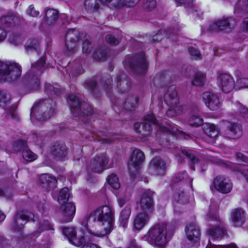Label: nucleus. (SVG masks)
Returning a JSON list of instances; mask_svg holds the SVG:
<instances>
[{"label":"nucleus","mask_w":248,"mask_h":248,"mask_svg":"<svg viewBox=\"0 0 248 248\" xmlns=\"http://www.w3.org/2000/svg\"><path fill=\"white\" fill-rule=\"evenodd\" d=\"M236 6L242 11L248 13V0H239Z\"/></svg>","instance_id":"obj_50"},{"label":"nucleus","mask_w":248,"mask_h":248,"mask_svg":"<svg viewBox=\"0 0 248 248\" xmlns=\"http://www.w3.org/2000/svg\"><path fill=\"white\" fill-rule=\"evenodd\" d=\"M58 18V12L55 9H48L45 13V19L49 25L54 24Z\"/></svg>","instance_id":"obj_37"},{"label":"nucleus","mask_w":248,"mask_h":248,"mask_svg":"<svg viewBox=\"0 0 248 248\" xmlns=\"http://www.w3.org/2000/svg\"><path fill=\"white\" fill-rule=\"evenodd\" d=\"M14 146L15 149L16 150H25L24 148L27 146V143L25 141L19 140L16 142Z\"/></svg>","instance_id":"obj_57"},{"label":"nucleus","mask_w":248,"mask_h":248,"mask_svg":"<svg viewBox=\"0 0 248 248\" xmlns=\"http://www.w3.org/2000/svg\"><path fill=\"white\" fill-rule=\"evenodd\" d=\"M84 5L88 12H94L100 8L101 2L100 0H86Z\"/></svg>","instance_id":"obj_36"},{"label":"nucleus","mask_w":248,"mask_h":248,"mask_svg":"<svg viewBox=\"0 0 248 248\" xmlns=\"http://www.w3.org/2000/svg\"><path fill=\"white\" fill-rule=\"evenodd\" d=\"M215 188L219 192L227 194L232 189V184L231 180L224 176H217L213 182Z\"/></svg>","instance_id":"obj_18"},{"label":"nucleus","mask_w":248,"mask_h":248,"mask_svg":"<svg viewBox=\"0 0 248 248\" xmlns=\"http://www.w3.org/2000/svg\"><path fill=\"white\" fill-rule=\"evenodd\" d=\"M93 57L94 59L99 60L100 61H104L105 60L107 57V53L106 50L101 51L97 50L93 53Z\"/></svg>","instance_id":"obj_51"},{"label":"nucleus","mask_w":248,"mask_h":248,"mask_svg":"<svg viewBox=\"0 0 248 248\" xmlns=\"http://www.w3.org/2000/svg\"><path fill=\"white\" fill-rule=\"evenodd\" d=\"M206 220L208 221H216L219 223L218 224L210 226L207 230V232L212 239L221 238L226 234V230L216 213H209L206 216Z\"/></svg>","instance_id":"obj_9"},{"label":"nucleus","mask_w":248,"mask_h":248,"mask_svg":"<svg viewBox=\"0 0 248 248\" xmlns=\"http://www.w3.org/2000/svg\"><path fill=\"white\" fill-rule=\"evenodd\" d=\"M242 29L244 31L248 33V16L243 19Z\"/></svg>","instance_id":"obj_63"},{"label":"nucleus","mask_w":248,"mask_h":248,"mask_svg":"<svg viewBox=\"0 0 248 248\" xmlns=\"http://www.w3.org/2000/svg\"><path fill=\"white\" fill-rule=\"evenodd\" d=\"M106 41L112 45H117L120 43V41L119 39L116 38L115 36L111 34H108L106 37Z\"/></svg>","instance_id":"obj_54"},{"label":"nucleus","mask_w":248,"mask_h":248,"mask_svg":"<svg viewBox=\"0 0 248 248\" xmlns=\"http://www.w3.org/2000/svg\"><path fill=\"white\" fill-rule=\"evenodd\" d=\"M151 215L145 213H138L134 217L133 227L134 230L138 231L142 230L148 223Z\"/></svg>","instance_id":"obj_25"},{"label":"nucleus","mask_w":248,"mask_h":248,"mask_svg":"<svg viewBox=\"0 0 248 248\" xmlns=\"http://www.w3.org/2000/svg\"><path fill=\"white\" fill-rule=\"evenodd\" d=\"M167 169L165 161L160 157H155L150 161L149 170L151 173L156 176H164Z\"/></svg>","instance_id":"obj_16"},{"label":"nucleus","mask_w":248,"mask_h":248,"mask_svg":"<svg viewBox=\"0 0 248 248\" xmlns=\"http://www.w3.org/2000/svg\"><path fill=\"white\" fill-rule=\"evenodd\" d=\"M237 107L238 112L244 117L248 118V108L239 103H237Z\"/></svg>","instance_id":"obj_55"},{"label":"nucleus","mask_w":248,"mask_h":248,"mask_svg":"<svg viewBox=\"0 0 248 248\" xmlns=\"http://www.w3.org/2000/svg\"><path fill=\"white\" fill-rule=\"evenodd\" d=\"M84 33H79L76 30H69L65 36V46L69 52H74L77 49V42L83 36Z\"/></svg>","instance_id":"obj_15"},{"label":"nucleus","mask_w":248,"mask_h":248,"mask_svg":"<svg viewBox=\"0 0 248 248\" xmlns=\"http://www.w3.org/2000/svg\"><path fill=\"white\" fill-rule=\"evenodd\" d=\"M174 227L166 223H159L152 227L145 235L147 241L153 245L164 247L170 239L169 234Z\"/></svg>","instance_id":"obj_3"},{"label":"nucleus","mask_w":248,"mask_h":248,"mask_svg":"<svg viewBox=\"0 0 248 248\" xmlns=\"http://www.w3.org/2000/svg\"><path fill=\"white\" fill-rule=\"evenodd\" d=\"M26 11L29 15L33 17H36L39 14V12L34 9V6L32 5H30Z\"/></svg>","instance_id":"obj_60"},{"label":"nucleus","mask_w":248,"mask_h":248,"mask_svg":"<svg viewBox=\"0 0 248 248\" xmlns=\"http://www.w3.org/2000/svg\"><path fill=\"white\" fill-rule=\"evenodd\" d=\"M205 79V75L201 73H197L195 74L191 82L194 86H201L203 84Z\"/></svg>","instance_id":"obj_45"},{"label":"nucleus","mask_w":248,"mask_h":248,"mask_svg":"<svg viewBox=\"0 0 248 248\" xmlns=\"http://www.w3.org/2000/svg\"><path fill=\"white\" fill-rule=\"evenodd\" d=\"M39 230V231L34 232L33 234L34 236H38L41 232L44 230H53V226L48 221L45 220L40 224Z\"/></svg>","instance_id":"obj_46"},{"label":"nucleus","mask_w":248,"mask_h":248,"mask_svg":"<svg viewBox=\"0 0 248 248\" xmlns=\"http://www.w3.org/2000/svg\"><path fill=\"white\" fill-rule=\"evenodd\" d=\"M51 151L55 157L59 159L64 158L67 155V148L62 143H55L51 147Z\"/></svg>","instance_id":"obj_28"},{"label":"nucleus","mask_w":248,"mask_h":248,"mask_svg":"<svg viewBox=\"0 0 248 248\" xmlns=\"http://www.w3.org/2000/svg\"><path fill=\"white\" fill-rule=\"evenodd\" d=\"M237 107L238 112L244 117L248 118V108L239 103H237Z\"/></svg>","instance_id":"obj_56"},{"label":"nucleus","mask_w":248,"mask_h":248,"mask_svg":"<svg viewBox=\"0 0 248 248\" xmlns=\"http://www.w3.org/2000/svg\"><path fill=\"white\" fill-rule=\"evenodd\" d=\"M45 69V60L40 59L37 62L32 64L31 70L24 77V82L31 90H37L40 86L39 76Z\"/></svg>","instance_id":"obj_5"},{"label":"nucleus","mask_w":248,"mask_h":248,"mask_svg":"<svg viewBox=\"0 0 248 248\" xmlns=\"http://www.w3.org/2000/svg\"><path fill=\"white\" fill-rule=\"evenodd\" d=\"M236 159L238 161L244 163H248V157L241 153H237L236 154Z\"/></svg>","instance_id":"obj_62"},{"label":"nucleus","mask_w":248,"mask_h":248,"mask_svg":"<svg viewBox=\"0 0 248 248\" xmlns=\"http://www.w3.org/2000/svg\"><path fill=\"white\" fill-rule=\"evenodd\" d=\"M156 6V0H143L142 8L145 12H150Z\"/></svg>","instance_id":"obj_44"},{"label":"nucleus","mask_w":248,"mask_h":248,"mask_svg":"<svg viewBox=\"0 0 248 248\" xmlns=\"http://www.w3.org/2000/svg\"><path fill=\"white\" fill-rule=\"evenodd\" d=\"M217 81L220 89L226 93L232 91L235 85L232 77L227 74H220L217 78Z\"/></svg>","instance_id":"obj_20"},{"label":"nucleus","mask_w":248,"mask_h":248,"mask_svg":"<svg viewBox=\"0 0 248 248\" xmlns=\"http://www.w3.org/2000/svg\"><path fill=\"white\" fill-rule=\"evenodd\" d=\"M164 101L169 107L166 112L168 116L174 117L182 112V108L179 104V99L175 86L171 85L168 88L164 94Z\"/></svg>","instance_id":"obj_6"},{"label":"nucleus","mask_w":248,"mask_h":248,"mask_svg":"<svg viewBox=\"0 0 248 248\" xmlns=\"http://www.w3.org/2000/svg\"><path fill=\"white\" fill-rule=\"evenodd\" d=\"M236 25L235 20L232 17H223L210 22L208 30L211 32H219L233 29Z\"/></svg>","instance_id":"obj_10"},{"label":"nucleus","mask_w":248,"mask_h":248,"mask_svg":"<svg viewBox=\"0 0 248 248\" xmlns=\"http://www.w3.org/2000/svg\"><path fill=\"white\" fill-rule=\"evenodd\" d=\"M109 158L105 153L95 155L90 162L87 170L94 173H100L107 168Z\"/></svg>","instance_id":"obj_11"},{"label":"nucleus","mask_w":248,"mask_h":248,"mask_svg":"<svg viewBox=\"0 0 248 248\" xmlns=\"http://www.w3.org/2000/svg\"><path fill=\"white\" fill-rule=\"evenodd\" d=\"M191 183L193 179L188 177L187 173L185 171H180L175 174L171 178V181L174 183H177L183 180H187Z\"/></svg>","instance_id":"obj_42"},{"label":"nucleus","mask_w":248,"mask_h":248,"mask_svg":"<svg viewBox=\"0 0 248 248\" xmlns=\"http://www.w3.org/2000/svg\"><path fill=\"white\" fill-rule=\"evenodd\" d=\"M83 36H85V38L83 40L82 51L84 53L89 54L92 51L93 49L91 38L90 36H87L84 34Z\"/></svg>","instance_id":"obj_41"},{"label":"nucleus","mask_w":248,"mask_h":248,"mask_svg":"<svg viewBox=\"0 0 248 248\" xmlns=\"http://www.w3.org/2000/svg\"><path fill=\"white\" fill-rule=\"evenodd\" d=\"M115 82L116 88L122 93L128 91L131 87L130 79L123 73H120L117 75Z\"/></svg>","instance_id":"obj_26"},{"label":"nucleus","mask_w":248,"mask_h":248,"mask_svg":"<svg viewBox=\"0 0 248 248\" xmlns=\"http://www.w3.org/2000/svg\"><path fill=\"white\" fill-rule=\"evenodd\" d=\"M188 122L190 125L198 126L202 125L203 123V120L199 115L194 114L190 116Z\"/></svg>","instance_id":"obj_47"},{"label":"nucleus","mask_w":248,"mask_h":248,"mask_svg":"<svg viewBox=\"0 0 248 248\" xmlns=\"http://www.w3.org/2000/svg\"><path fill=\"white\" fill-rule=\"evenodd\" d=\"M174 200L180 204H185L187 202L188 197L186 192L179 190L174 194Z\"/></svg>","instance_id":"obj_38"},{"label":"nucleus","mask_w":248,"mask_h":248,"mask_svg":"<svg viewBox=\"0 0 248 248\" xmlns=\"http://www.w3.org/2000/svg\"><path fill=\"white\" fill-rule=\"evenodd\" d=\"M107 181L110 186L114 189H118L120 187V183L117 176L111 174L108 176Z\"/></svg>","instance_id":"obj_43"},{"label":"nucleus","mask_w":248,"mask_h":248,"mask_svg":"<svg viewBox=\"0 0 248 248\" xmlns=\"http://www.w3.org/2000/svg\"><path fill=\"white\" fill-rule=\"evenodd\" d=\"M45 92L48 95H59L61 93V90L50 84L46 83L45 84Z\"/></svg>","instance_id":"obj_48"},{"label":"nucleus","mask_w":248,"mask_h":248,"mask_svg":"<svg viewBox=\"0 0 248 248\" xmlns=\"http://www.w3.org/2000/svg\"><path fill=\"white\" fill-rule=\"evenodd\" d=\"M140 0H117L116 3L114 5L117 7H134Z\"/></svg>","instance_id":"obj_39"},{"label":"nucleus","mask_w":248,"mask_h":248,"mask_svg":"<svg viewBox=\"0 0 248 248\" xmlns=\"http://www.w3.org/2000/svg\"><path fill=\"white\" fill-rule=\"evenodd\" d=\"M60 210L62 212V222L71 221L76 211L75 204L72 202H67L62 205Z\"/></svg>","instance_id":"obj_24"},{"label":"nucleus","mask_w":248,"mask_h":248,"mask_svg":"<svg viewBox=\"0 0 248 248\" xmlns=\"http://www.w3.org/2000/svg\"><path fill=\"white\" fill-rule=\"evenodd\" d=\"M112 78H107L104 81V88L106 91V93L108 97H110L109 93H111L112 89Z\"/></svg>","instance_id":"obj_53"},{"label":"nucleus","mask_w":248,"mask_h":248,"mask_svg":"<svg viewBox=\"0 0 248 248\" xmlns=\"http://www.w3.org/2000/svg\"><path fill=\"white\" fill-rule=\"evenodd\" d=\"M188 52L189 54L193 57V59L195 60L202 59V54L198 49L192 47H190L188 49Z\"/></svg>","instance_id":"obj_52"},{"label":"nucleus","mask_w":248,"mask_h":248,"mask_svg":"<svg viewBox=\"0 0 248 248\" xmlns=\"http://www.w3.org/2000/svg\"><path fill=\"white\" fill-rule=\"evenodd\" d=\"M21 75V67L17 63L0 61V80L12 82L17 80Z\"/></svg>","instance_id":"obj_7"},{"label":"nucleus","mask_w":248,"mask_h":248,"mask_svg":"<svg viewBox=\"0 0 248 248\" xmlns=\"http://www.w3.org/2000/svg\"><path fill=\"white\" fill-rule=\"evenodd\" d=\"M55 107V103L50 99L40 100L36 103L31 109L30 115L31 122L49 119L54 114Z\"/></svg>","instance_id":"obj_4"},{"label":"nucleus","mask_w":248,"mask_h":248,"mask_svg":"<svg viewBox=\"0 0 248 248\" xmlns=\"http://www.w3.org/2000/svg\"><path fill=\"white\" fill-rule=\"evenodd\" d=\"M10 99L9 95L3 92H0V105L1 103H5Z\"/></svg>","instance_id":"obj_61"},{"label":"nucleus","mask_w":248,"mask_h":248,"mask_svg":"<svg viewBox=\"0 0 248 248\" xmlns=\"http://www.w3.org/2000/svg\"><path fill=\"white\" fill-rule=\"evenodd\" d=\"M154 124L159 125L161 131L169 132L172 135L177 136L180 138L188 140L191 137L190 135L178 129L171 124H165L159 125L155 116L152 113L148 114L145 116L142 124L140 123L135 124L134 128L137 133L141 134L143 135H148L152 131V125Z\"/></svg>","instance_id":"obj_2"},{"label":"nucleus","mask_w":248,"mask_h":248,"mask_svg":"<svg viewBox=\"0 0 248 248\" xmlns=\"http://www.w3.org/2000/svg\"><path fill=\"white\" fill-rule=\"evenodd\" d=\"M144 160L143 153L139 149L134 150L128 162V170L130 175L134 176L138 174L140 169V165Z\"/></svg>","instance_id":"obj_12"},{"label":"nucleus","mask_w":248,"mask_h":248,"mask_svg":"<svg viewBox=\"0 0 248 248\" xmlns=\"http://www.w3.org/2000/svg\"><path fill=\"white\" fill-rule=\"evenodd\" d=\"M129 67L135 74H144L147 70V64L144 54L134 58Z\"/></svg>","instance_id":"obj_19"},{"label":"nucleus","mask_w":248,"mask_h":248,"mask_svg":"<svg viewBox=\"0 0 248 248\" xmlns=\"http://www.w3.org/2000/svg\"><path fill=\"white\" fill-rule=\"evenodd\" d=\"M131 213V207L129 205H126L120 213L119 221L121 225L124 228H126L127 227Z\"/></svg>","instance_id":"obj_32"},{"label":"nucleus","mask_w":248,"mask_h":248,"mask_svg":"<svg viewBox=\"0 0 248 248\" xmlns=\"http://www.w3.org/2000/svg\"><path fill=\"white\" fill-rule=\"evenodd\" d=\"M202 129L204 133L211 138H216L218 134V130L216 125L212 124H202Z\"/></svg>","instance_id":"obj_34"},{"label":"nucleus","mask_w":248,"mask_h":248,"mask_svg":"<svg viewBox=\"0 0 248 248\" xmlns=\"http://www.w3.org/2000/svg\"><path fill=\"white\" fill-rule=\"evenodd\" d=\"M222 124L224 128L223 135L226 138L236 139L241 137L242 130L240 126L236 123L228 121H223Z\"/></svg>","instance_id":"obj_17"},{"label":"nucleus","mask_w":248,"mask_h":248,"mask_svg":"<svg viewBox=\"0 0 248 248\" xmlns=\"http://www.w3.org/2000/svg\"><path fill=\"white\" fill-rule=\"evenodd\" d=\"M22 156L25 160L31 162L35 160L37 156L30 150L25 149L22 152Z\"/></svg>","instance_id":"obj_49"},{"label":"nucleus","mask_w":248,"mask_h":248,"mask_svg":"<svg viewBox=\"0 0 248 248\" xmlns=\"http://www.w3.org/2000/svg\"><path fill=\"white\" fill-rule=\"evenodd\" d=\"M185 233L187 239L192 243H197L200 238L201 231L199 227L195 223H190L185 227Z\"/></svg>","instance_id":"obj_21"},{"label":"nucleus","mask_w":248,"mask_h":248,"mask_svg":"<svg viewBox=\"0 0 248 248\" xmlns=\"http://www.w3.org/2000/svg\"><path fill=\"white\" fill-rule=\"evenodd\" d=\"M119 205L122 207L128 201L126 197H120L117 200Z\"/></svg>","instance_id":"obj_64"},{"label":"nucleus","mask_w":248,"mask_h":248,"mask_svg":"<svg viewBox=\"0 0 248 248\" xmlns=\"http://www.w3.org/2000/svg\"><path fill=\"white\" fill-rule=\"evenodd\" d=\"M169 81V75L166 72L156 75L153 79V83L156 86L161 87Z\"/></svg>","instance_id":"obj_35"},{"label":"nucleus","mask_w":248,"mask_h":248,"mask_svg":"<svg viewBox=\"0 0 248 248\" xmlns=\"http://www.w3.org/2000/svg\"><path fill=\"white\" fill-rule=\"evenodd\" d=\"M206 248H238L236 245L234 243H231L229 245H212L211 244L210 246H208L206 247Z\"/></svg>","instance_id":"obj_59"},{"label":"nucleus","mask_w":248,"mask_h":248,"mask_svg":"<svg viewBox=\"0 0 248 248\" xmlns=\"http://www.w3.org/2000/svg\"><path fill=\"white\" fill-rule=\"evenodd\" d=\"M237 84L240 88H248V78H242L237 80Z\"/></svg>","instance_id":"obj_58"},{"label":"nucleus","mask_w":248,"mask_h":248,"mask_svg":"<svg viewBox=\"0 0 248 248\" xmlns=\"http://www.w3.org/2000/svg\"><path fill=\"white\" fill-rule=\"evenodd\" d=\"M231 217L233 224L236 227H240L245 221L244 211L241 208H237L232 211Z\"/></svg>","instance_id":"obj_30"},{"label":"nucleus","mask_w":248,"mask_h":248,"mask_svg":"<svg viewBox=\"0 0 248 248\" xmlns=\"http://www.w3.org/2000/svg\"><path fill=\"white\" fill-rule=\"evenodd\" d=\"M67 102L70 110L74 116L91 115L93 113L92 107L87 103L80 102V98L76 94H71L69 96Z\"/></svg>","instance_id":"obj_8"},{"label":"nucleus","mask_w":248,"mask_h":248,"mask_svg":"<svg viewBox=\"0 0 248 248\" xmlns=\"http://www.w3.org/2000/svg\"><path fill=\"white\" fill-rule=\"evenodd\" d=\"M34 217L33 214L28 211H20L16 213L11 225L13 230L18 231L24 227V224Z\"/></svg>","instance_id":"obj_14"},{"label":"nucleus","mask_w":248,"mask_h":248,"mask_svg":"<svg viewBox=\"0 0 248 248\" xmlns=\"http://www.w3.org/2000/svg\"><path fill=\"white\" fill-rule=\"evenodd\" d=\"M69 197V189L67 187H64L60 191L58 201L59 203L62 205L67 203Z\"/></svg>","instance_id":"obj_40"},{"label":"nucleus","mask_w":248,"mask_h":248,"mask_svg":"<svg viewBox=\"0 0 248 248\" xmlns=\"http://www.w3.org/2000/svg\"><path fill=\"white\" fill-rule=\"evenodd\" d=\"M62 233L68 238L70 243L77 247L82 246L85 243V239L84 236H81L79 238H77V232L74 228H63Z\"/></svg>","instance_id":"obj_23"},{"label":"nucleus","mask_w":248,"mask_h":248,"mask_svg":"<svg viewBox=\"0 0 248 248\" xmlns=\"http://www.w3.org/2000/svg\"><path fill=\"white\" fill-rule=\"evenodd\" d=\"M42 186L47 190L53 189L56 187L57 181L56 179L47 174L42 175L39 178Z\"/></svg>","instance_id":"obj_29"},{"label":"nucleus","mask_w":248,"mask_h":248,"mask_svg":"<svg viewBox=\"0 0 248 248\" xmlns=\"http://www.w3.org/2000/svg\"><path fill=\"white\" fill-rule=\"evenodd\" d=\"M202 99L206 106L212 110L218 109L221 105L217 94L207 92L202 94Z\"/></svg>","instance_id":"obj_22"},{"label":"nucleus","mask_w":248,"mask_h":248,"mask_svg":"<svg viewBox=\"0 0 248 248\" xmlns=\"http://www.w3.org/2000/svg\"><path fill=\"white\" fill-rule=\"evenodd\" d=\"M181 154L183 155L189 159L190 161V168L195 170V168L194 165L198 164L199 163V158L195 153L193 151L188 150L186 151L182 150L178 153V162L179 163H183L184 161V159L181 157Z\"/></svg>","instance_id":"obj_27"},{"label":"nucleus","mask_w":248,"mask_h":248,"mask_svg":"<svg viewBox=\"0 0 248 248\" xmlns=\"http://www.w3.org/2000/svg\"><path fill=\"white\" fill-rule=\"evenodd\" d=\"M114 212L108 205L98 207L87 219L86 227L89 233L103 237L110 232L113 228Z\"/></svg>","instance_id":"obj_1"},{"label":"nucleus","mask_w":248,"mask_h":248,"mask_svg":"<svg viewBox=\"0 0 248 248\" xmlns=\"http://www.w3.org/2000/svg\"><path fill=\"white\" fill-rule=\"evenodd\" d=\"M138 103V98L137 96L129 95L123 104V107L124 109L131 111L135 108Z\"/></svg>","instance_id":"obj_33"},{"label":"nucleus","mask_w":248,"mask_h":248,"mask_svg":"<svg viewBox=\"0 0 248 248\" xmlns=\"http://www.w3.org/2000/svg\"><path fill=\"white\" fill-rule=\"evenodd\" d=\"M155 192L150 189L145 190L142 194L140 202V207L142 213L151 215L154 210L153 195Z\"/></svg>","instance_id":"obj_13"},{"label":"nucleus","mask_w":248,"mask_h":248,"mask_svg":"<svg viewBox=\"0 0 248 248\" xmlns=\"http://www.w3.org/2000/svg\"><path fill=\"white\" fill-rule=\"evenodd\" d=\"M20 19L19 17L14 14H10L0 18V24L5 27H11L18 24Z\"/></svg>","instance_id":"obj_31"}]
</instances>
